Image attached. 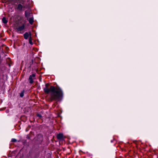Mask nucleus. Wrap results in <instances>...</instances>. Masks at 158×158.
<instances>
[{
  "label": "nucleus",
  "mask_w": 158,
  "mask_h": 158,
  "mask_svg": "<svg viewBox=\"0 0 158 158\" xmlns=\"http://www.w3.org/2000/svg\"><path fill=\"white\" fill-rule=\"evenodd\" d=\"M2 21L4 23H6L8 22L7 20L5 17L3 18L2 19Z\"/></svg>",
  "instance_id": "obj_8"
},
{
  "label": "nucleus",
  "mask_w": 158,
  "mask_h": 158,
  "mask_svg": "<svg viewBox=\"0 0 158 158\" xmlns=\"http://www.w3.org/2000/svg\"><path fill=\"white\" fill-rule=\"evenodd\" d=\"M23 95H24V92L23 91V92H21L20 94V96L21 97H23Z\"/></svg>",
  "instance_id": "obj_10"
},
{
  "label": "nucleus",
  "mask_w": 158,
  "mask_h": 158,
  "mask_svg": "<svg viewBox=\"0 0 158 158\" xmlns=\"http://www.w3.org/2000/svg\"><path fill=\"white\" fill-rule=\"evenodd\" d=\"M29 36V35L28 33L27 32H26L24 34V38L25 39H27Z\"/></svg>",
  "instance_id": "obj_6"
},
{
  "label": "nucleus",
  "mask_w": 158,
  "mask_h": 158,
  "mask_svg": "<svg viewBox=\"0 0 158 158\" xmlns=\"http://www.w3.org/2000/svg\"><path fill=\"white\" fill-rule=\"evenodd\" d=\"M17 141V140L15 139H12L11 140V141L12 142H16Z\"/></svg>",
  "instance_id": "obj_11"
},
{
  "label": "nucleus",
  "mask_w": 158,
  "mask_h": 158,
  "mask_svg": "<svg viewBox=\"0 0 158 158\" xmlns=\"http://www.w3.org/2000/svg\"><path fill=\"white\" fill-rule=\"evenodd\" d=\"M29 22L31 24H32L33 22V19L32 17L30 18L29 20Z\"/></svg>",
  "instance_id": "obj_9"
},
{
  "label": "nucleus",
  "mask_w": 158,
  "mask_h": 158,
  "mask_svg": "<svg viewBox=\"0 0 158 158\" xmlns=\"http://www.w3.org/2000/svg\"><path fill=\"white\" fill-rule=\"evenodd\" d=\"M29 42L30 44H32V42L31 41V38L29 39Z\"/></svg>",
  "instance_id": "obj_12"
},
{
  "label": "nucleus",
  "mask_w": 158,
  "mask_h": 158,
  "mask_svg": "<svg viewBox=\"0 0 158 158\" xmlns=\"http://www.w3.org/2000/svg\"><path fill=\"white\" fill-rule=\"evenodd\" d=\"M48 84L45 85L46 88L44 89V92L48 94L51 92V100L59 101L62 97L63 93L61 89L59 88H56L53 86H51L50 89L48 88Z\"/></svg>",
  "instance_id": "obj_1"
},
{
  "label": "nucleus",
  "mask_w": 158,
  "mask_h": 158,
  "mask_svg": "<svg viewBox=\"0 0 158 158\" xmlns=\"http://www.w3.org/2000/svg\"><path fill=\"white\" fill-rule=\"evenodd\" d=\"M57 138L59 139L62 140L63 139V135L62 134H59L57 135Z\"/></svg>",
  "instance_id": "obj_4"
},
{
  "label": "nucleus",
  "mask_w": 158,
  "mask_h": 158,
  "mask_svg": "<svg viewBox=\"0 0 158 158\" xmlns=\"http://www.w3.org/2000/svg\"><path fill=\"white\" fill-rule=\"evenodd\" d=\"M35 74H33L29 76V82L31 84H32L33 82V80L35 79Z\"/></svg>",
  "instance_id": "obj_3"
},
{
  "label": "nucleus",
  "mask_w": 158,
  "mask_h": 158,
  "mask_svg": "<svg viewBox=\"0 0 158 158\" xmlns=\"http://www.w3.org/2000/svg\"><path fill=\"white\" fill-rule=\"evenodd\" d=\"M23 7V6L21 4H19L18 5L17 9L19 10H21Z\"/></svg>",
  "instance_id": "obj_7"
},
{
  "label": "nucleus",
  "mask_w": 158,
  "mask_h": 158,
  "mask_svg": "<svg viewBox=\"0 0 158 158\" xmlns=\"http://www.w3.org/2000/svg\"><path fill=\"white\" fill-rule=\"evenodd\" d=\"M31 14V12L29 10H26L25 12V16L27 18H28L30 16V15Z\"/></svg>",
  "instance_id": "obj_5"
},
{
  "label": "nucleus",
  "mask_w": 158,
  "mask_h": 158,
  "mask_svg": "<svg viewBox=\"0 0 158 158\" xmlns=\"http://www.w3.org/2000/svg\"><path fill=\"white\" fill-rule=\"evenodd\" d=\"M24 29V25L21 26L17 27L16 28V30L17 32L20 33L21 31H23Z\"/></svg>",
  "instance_id": "obj_2"
},
{
  "label": "nucleus",
  "mask_w": 158,
  "mask_h": 158,
  "mask_svg": "<svg viewBox=\"0 0 158 158\" xmlns=\"http://www.w3.org/2000/svg\"><path fill=\"white\" fill-rule=\"evenodd\" d=\"M38 136H41V135H38Z\"/></svg>",
  "instance_id": "obj_14"
},
{
  "label": "nucleus",
  "mask_w": 158,
  "mask_h": 158,
  "mask_svg": "<svg viewBox=\"0 0 158 158\" xmlns=\"http://www.w3.org/2000/svg\"><path fill=\"white\" fill-rule=\"evenodd\" d=\"M37 116L38 117H39L40 118L42 117L41 115L40 114H37Z\"/></svg>",
  "instance_id": "obj_13"
}]
</instances>
